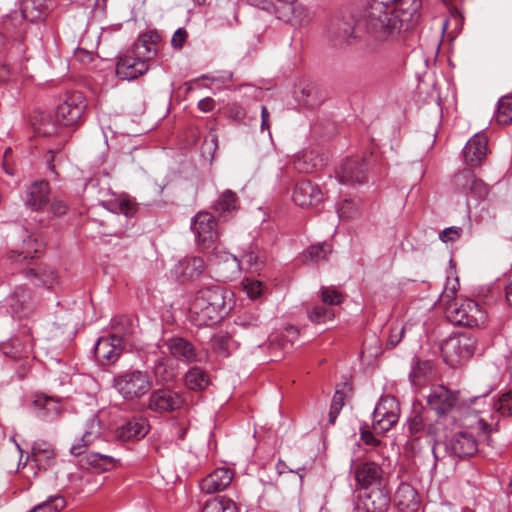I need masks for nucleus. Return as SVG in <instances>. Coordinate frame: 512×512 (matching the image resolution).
Here are the masks:
<instances>
[{"instance_id": "nucleus-1", "label": "nucleus", "mask_w": 512, "mask_h": 512, "mask_svg": "<svg viewBox=\"0 0 512 512\" xmlns=\"http://www.w3.org/2000/svg\"><path fill=\"white\" fill-rule=\"evenodd\" d=\"M421 6V0H370L358 26L376 41H393L418 21Z\"/></svg>"}, {"instance_id": "nucleus-2", "label": "nucleus", "mask_w": 512, "mask_h": 512, "mask_svg": "<svg viewBox=\"0 0 512 512\" xmlns=\"http://www.w3.org/2000/svg\"><path fill=\"white\" fill-rule=\"evenodd\" d=\"M161 36L157 31H147L139 36L130 54L120 56L116 74L123 80H134L149 70L148 62L158 54Z\"/></svg>"}, {"instance_id": "nucleus-3", "label": "nucleus", "mask_w": 512, "mask_h": 512, "mask_svg": "<svg viewBox=\"0 0 512 512\" xmlns=\"http://www.w3.org/2000/svg\"><path fill=\"white\" fill-rule=\"evenodd\" d=\"M458 286V278H455L452 283L448 281L440 295V301L447 305V318L459 326L469 328L485 327L488 322V314L478 302L472 299H464L460 303L457 301L451 303L455 298Z\"/></svg>"}, {"instance_id": "nucleus-4", "label": "nucleus", "mask_w": 512, "mask_h": 512, "mask_svg": "<svg viewBox=\"0 0 512 512\" xmlns=\"http://www.w3.org/2000/svg\"><path fill=\"white\" fill-rule=\"evenodd\" d=\"M230 295L231 293L220 285L200 289L191 305L198 325L211 326L223 319L230 310L227 304Z\"/></svg>"}, {"instance_id": "nucleus-5", "label": "nucleus", "mask_w": 512, "mask_h": 512, "mask_svg": "<svg viewBox=\"0 0 512 512\" xmlns=\"http://www.w3.org/2000/svg\"><path fill=\"white\" fill-rule=\"evenodd\" d=\"M353 504L357 511L384 512L390 504V492L384 482H356Z\"/></svg>"}, {"instance_id": "nucleus-6", "label": "nucleus", "mask_w": 512, "mask_h": 512, "mask_svg": "<svg viewBox=\"0 0 512 512\" xmlns=\"http://www.w3.org/2000/svg\"><path fill=\"white\" fill-rule=\"evenodd\" d=\"M100 204L109 212L104 220L112 228L109 234L121 237L133 225L132 219L137 211L136 204L124 195L102 201Z\"/></svg>"}, {"instance_id": "nucleus-7", "label": "nucleus", "mask_w": 512, "mask_h": 512, "mask_svg": "<svg viewBox=\"0 0 512 512\" xmlns=\"http://www.w3.org/2000/svg\"><path fill=\"white\" fill-rule=\"evenodd\" d=\"M155 349L159 350L162 355H170L175 360L187 365L202 362L207 358L206 353L198 350L183 337L161 338L155 345Z\"/></svg>"}, {"instance_id": "nucleus-8", "label": "nucleus", "mask_w": 512, "mask_h": 512, "mask_svg": "<svg viewBox=\"0 0 512 512\" xmlns=\"http://www.w3.org/2000/svg\"><path fill=\"white\" fill-rule=\"evenodd\" d=\"M443 448L449 456L464 458L473 456L478 450L477 440L474 435L465 430H460L446 437L443 443H437L433 446L432 452L435 459H438V451Z\"/></svg>"}, {"instance_id": "nucleus-9", "label": "nucleus", "mask_w": 512, "mask_h": 512, "mask_svg": "<svg viewBox=\"0 0 512 512\" xmlns=\"http://www.w3.org/2000/svg\"><path fill=\"white\" fill-rule=\"evenodd\" d=\"M479 414L477 424L483 433L491 432V427L496 425L500 417H512V391L503 393L496 401L488 404L487 409H476Z\"/></svg>"}, {"instance_id": "nucleus-10", "label": "nucleus", "mask_w": 512, "mask_h": 512, "mask_svg": "<svg viewBox=\"0 0 512 512\" xmlns=\"http://www.w3.org/2000/svg\"><path fill=\"white\" fill-rule=\"evenodd\" d=\"M115 387L126 400H134L144 396L152 387L147 372L135 370L126 372L115 378Z\"/></svg>"}, {"instance_id": "nucleus-11", "label": "nucleus", "mask_w": 512, "mask_h": 512, "mask_svg": "<svg viewBox=\"0 0 512 512\" xmlns=\"http://www.w3.org/2000/svg\"><path fill=\"white\" fill-rule=\"evenodd\" d=\"M86 107V99L81 92L69 93L57 106L55 121L65 127L77 125L82 121Z\"/></svg>"}, {"instance_id": "nucleus-12", "label": "nucleus", "mask_w": 512, "mask_h": 512, "mask_svg": "<svg viewBox=\"0 0 512 512\" xmlns=\"http://www.w3.org/2000/svg\"><path fill=\"white\" fill-rule=\"evenodd\" d=\"M476 341L468 333H459L450 336L441 345V352L445 361L450 365H456L459 361L472 356L475 351Z\"/></svg>"}, {"instance_id": "nucleus-13", "label": "nucleus", "mask_w": 512, "mask_h": 512, "mask_svg": "<svg viewBox=\"0 0 512 512\" xmlns=\"http://www.w3.org/2000/svg\"><path fill=\"white\" fill-rule=\"evenodd\" d=\"M400 408L395 397H381L372 413V428L375 433H386L399 420Z\"/></svg>"}, {"instance_id": "nucleus-14", "label": "nucleus", "mask_w": 512, "mask_h": 512, "mask_svg": "<svg viewBox=\"0 0 512 512\" xmlns=\"http://www.w3.org/2000/svg\"><path fill=\"white\" fill-rule=\"evenodd\" d=\"M273 12L291 25H307L314 17V12L298 0H275Z\"/></svg>"}, {"instance_id": "nucleus-15", "label": "nucleus", "mask_w": 512, "mask_h": 512, "mask_svg": "<svg viewBox=\"0 0 512 512\" xmlns=\"http://www.w3.org/2000/svg\"><path fill=\"white\" fill-rule=\"evenodd\" d=\"M211 265L219 281L230 282L241 274V260L237 256L215 247L209 257Z\"/></svg>"}, {"instance_id": "nucleus-16", "label": "nucleus", "mask_w": 512, "mask_h": 512, "mask_svg": "<svg viewBox=\"0 0 512 512\" xmlns=\"http://www.w3.org/2000/svg\"><path fill=\"white\" fill-rule=\"evenodd\" d=\"M355 20L350 14L333 17L326 28V36L334 46L349 44L355 36Z\"/></svg>"}, {"instance_id": "nucleus-17", "label": "nucleus", "mask_w": 512, "mask_h": 512, "mask_svg": "<svg viewBox=\"0 0 512 512\" xmlns=\"http://www.w3.org/2000/svg\"><path fill=\"white\" fill-rule=\"evenodd\" d=\"M216 225L214 216L208 212H200L193 218L191 229L199 246L208 248L216 242L218 238Z\"/></svg>"}, {"instance_id": "nucleus-18", "label": "nucleus", "mask_w": 512, "mask_h": 512, "mask_svg": "<svg viewBox=\"0 0 512 512\" xmlns=\"http://www.w3.org/2000/svg\"><path fill=\"white\" fill-rule=\"evenodd\" d=\"M12 315L18 318H27L34 313L38 300L26 285L15 288L8 298Z\"/></svg>"}, {"instance_id": "nucleus-19", "label": "nucleus", "mask_w": 512, "mask_h": 512, "mask_svg": "<svg viewBox=\"0 0 512 512\" xmlns=\"http://www.w3.org/2000/svg\"><path fill=\"white\" fill-rule=\"evenodd\" d=\"M428 406L435 411L439 417L446 416L454 409L458 402V393L444 385L433 386L426 396Z\"/></svg>"}, {"instance_id": "nucleus-20", "label": "nucleus", "mask_w": 512, "mask_h": 512, "mask_svg": "<svg viewBox=\"0 0 512 512\" xmlns=\"http://www.w3.org/2000/svg\"><path fill=\"white\" fill-rule=\"evenodd\" d=\"M103 440V426L97 415L93 414L85 423L82 437L70 448L73 456H79L91 446Z\"/></svg>"}, {"instance_id": "nucleus-21", "label": "nucleus", "mask_w": 512, "mask_h": 512, "mask_svg": "<svg viewBox=\"0 0 512 512\" xmlns=\"http://www.w3.org/2000/svg\"><path fill=\"white\" fill-rule=\"evenodd\" d=\"M183 404V399L177 392L162 388L155 390L151 393L148 401V408L154 412H172L180 408Z\"/></svg>"}, {"instance_id": "nucleus-22", "label": "nucleus", "mask_w": 512, "mask_h": 512, "mask_svg": "<svg viewBox=\"0 0 512 512\" xmlns=\"http://www.w3.org/2000/svg\"><path fill=\"white\" fill-rule=\"evenodd\" d=\"M453 183L457 189L466 194L470 193L476 199L481 200L488 195L487 185L469 169L458 172L454 176Z\"/></svg>"}, {"instance_id": "nucleus-23", "label": "nucleus", "mask_w": 512, "mask_h": 512, "mask_svg": "<svg viewBox=\"0 0 512 512\" xmlns=\"http://www.w3.org/2000/svg\"><path fill=\"white\" fill-rule=\"evenodd\" d=\"M203 258L188 256L179 260L171 269V274L179 281L186 282L197 279L205 270Z\"/></svg>"}, {"instance_id": "nucleus-24", "label": "nucleus", "mask_w": 512, "mask_h": 512, "mask_svg": "<svg viewBox=\"0 0 512 512\" xmlns=\"http://www.w3.org/2000/svg\"><path fill=\"white\" fill-rule=\"evenodd\" d=\"M322 200L323 193L318 185L309 180H302L296 184L293 192V201L296 205L308 208L318 205Z\"/></svg>"}, {"instance_id": "nucleus-25", "label": "nucleus", "mask_w": 512, "mask_h": 512, "mask_svg": "<svg viewBox=\"0 0 512 512\" xmlns=\"http://www.w3.org/2000/svg\"><path fill=\"white\" fill-rule=\"evenodd\" d=\"M124 344L120 343L118 338L110 335L100 337L95 344L94 353L96 359L102 364L107 365L114 363L121 355Z\"/></svg>"}, {"instance_id": "nucleus-26", "label": "nucleus", "mask_w": 512, "mask_h": 512, "mask_svg": "<svg viewBox=\"0 0 512 512\" xmlns=\"http://www.w3.org/2000/svg\"><path fill=\"white\" fill-rule=\"evenodd\" d=\"M369 166L370 160L366 158H362L361 161L356 158L347 159L340 166L339 179L342 183H361Z\"/></svg>"}, {"instance_id": "nucleus-27", "label": "nucleus", "mask_w": 512, "mask_h": 512, "mask_svg": "<svg viewBox=\"0 0 512 512\" xmlns=\"http://www.w3.org/2000/svg\"><path fill=\"white\" fill-rule=\"evenodd\" d=\"M395 503L400 512H419L420 496L410 482H400L395 492Z\"/></svg>"}, {"instance_id": "nucleus-28", "label": "nucleus", "mask_w": 512, "mask_h": 512, "mask_svg": "<svg viewBox=\"0 0 512 512\" xmlns=\"http://www.w3.org/2000/svg\"><path fill=\"white\" fill-rule=\"evenodd\" d=\"M149 431L147 419L143 417H133L115 431V436L121 441L140 440L146 436Z\"/></svg>"}, {"instance_id": "nucleus-29", "label": "nucleus", "mask_w": 512, "mask_h": 512, "mask_svg": "<svg viewBox=\"0 0 512 512\" xmlns=\"http://www.w3.org/2000/svg\"><path fill=\"white\" fill-rule=\"evenodd\" d=\"M49 184L35 181L26 190L25 205L34 211H42L49 203Z\"/></svg>"}, {"instance_id": "nucleus-30", "label": "nucleus", "mask_w": 512, "mask_h": 512, "mask_svg": "<svg viewBox=\"0 0 512 512\" xmlns=\"http://www.w3.org/2000/svg\"><path fill=\"white\" fill-rule=\"evenodd\" d=\"M36 416L45 422H53L59 419L63 412L61 400L50 396H38L34 400Z\"/></svg>"}, {"instance_id": "nucleus-31", "label": "nucleus", "mask_w": 512, "mask_h": 512, "mask_svg": "<svg viewBox=\"0 0 512 512\" xmlns=\"http://www.w3.org/2000/svg\"><path fill=\"white\" fill-rule=\"evenodd\" d=\"M487 138L483 133H476L463 149L465 162L470 166L478 165L487 154Z\"/></svg>"}, {"instance_id": "nucleus-32", "label": "nucleus", "mask_w": 512, "mask_h": 512, "mask_svg": "<svg viewBox=\"0 0 512 512\" xmlns=\"http://www.w3.org/2000/svg\"><path fill=\"white\" fill-rule=\"evenodd\" d=\"M54 461V451H52L51 454H40L37 456H29L27 454L26 461L22 466L23 474L22 476L26 480H30L31 476L27 474L25 471L29 470L31 473H33L34 477H43L40 472L42 470H47L48 467L52 465Z\"/></svg>"}, {"instance_id": "nucleus-33", "label": "nucleus", "mask_w": 512, "mask_h": 512, "mask_svg": "<svg viewBox=\"0 0 512 512\" xmlns=\"http://www.w3.org/2000/svg\"><path fill=\"white\" fill-rule=\"evenodd\" d=\"M33 349L32 343H24L19 338H13L0 345V352L8 358L18 360L28 358Z\"/></svg>"}, {"instance_id": "nucleus-34", "label": "nucleus", "mask_w": 512, "mask_h": 512, "mask_svg": "<svg viewBox=\"0 0 512 512\" xmlns=\"http://www.w3.org/2000/svg\"><path fill=\"white\" fill-rule=\"evenodd\" d=\"M136 327L131 318L127 316H119L112 320V333L113 338H118L119 342L124 344L130 337L134 335Z\"/></svg>"}, {"instance_id": "nucleus-35", "label": "nucleus", "mask_w": 512, "mask_h": 512, "mask_svg": "<svg viewBox=\"0 0 512 512\" xmlns=\"http://www.w3.org/2000/svg\"><path fill=\"white\" fill-rule=\"evenodd\" d=\"M39 247L40 245L35 238L27 236V238L23 239L22 246L16 250H11L8 257L13 263L32 259L40 251Z\"/></svg>"}, {"instance_id": "nucleus-36", "label": "nucleus", "mask_w": 512, "mask_h": 512, "mask_svg": "<svg viewBox=\"0 0 512 512\" xmlns=\"http://www.w3.org/2000/svg\"><path fill=\"white\" fill-rule=\"evenodd\" d=\"M26 276L32 279L36 285H42L47 289H53L57 283V275L55 271L48 267L30 268L26 271Z\"/></svg>"}, {"instance_id": "nucleus-37", "label": "nucleus", "mask_w": 512, "mask_h": 512, "mask_svg": "<svg viewBox=\"0 0 512 512\" xmlns=\"http://www.w3.org/2000/svg\"><path fill=\"white\" fill-rule=\"evenodd\" d=\"M213 351L222 357H228L238 347V343L228 333L220 332L211 339Z\"/></svg>"}, {"instance_id": "nucleus-38", "label": "nucleus", "mask_w": 512, "mask_h": 512, "mask_svg": "<svg viewBox=\"0 0 512 512\" xmlns=\"http://www.w3.org/2000/svg\"><path fill=\"white\" fill-rule=\"evenodd\" d=\"M47 7V0H22L20 16L28 21L39 20Z\"/></svg>"}, {"instance_id": "nucleus-39", "label": "nucleus", "mask_w": 512, "mask_h": 512, "mask_svg": "<svg viewBox=\"0 0 512 512\" xmlns=\"http://www.w3.org/2000/svg\"><path fill=\"white\" fill-rule=\"evenodd\" d=\"M184 381L191 390H204L210 384L209 375L199 367L190 368L184 376Z\"/></svg>"}, {"instance_id": "nucleus-40", "label": "nucleus", "mask_w": 512, "mask_h": 512, "mask_svg": "<svg viewBox=\"0 0 512 512\" xmlns=\"http://www.w3.org/2000/svg\"><path fill=\"white\" fill-rule=\"evenodd\" d=\"M382 469L374 462H364L355 469V480H382Z\"/></svg>"}, {"instance_id": "nucleus-41", "label": "nucleus", "mask_w": 512, "mask_h": 512, "mask_svg": "<svg viewBox=\"0 0 512 512\" xmlns=\"http://www.w3.org/2000/svg\"><path fill=\"white\" fill-rule=\"evenodd\" d=\"M202 512H238V509L231 499L226 497H214L206 501Z\"/></svg>"}, {"instance_id": "nucleus-42", "label": "nucleus", "mask_w": 512, "mask_h": 512, "mask_svg": "<svg viewBox=\"0 0 512 512\" xmlns=\"http://www.w3.org/2000/svg\"><path fill=\"white\" fill-rule=\"evenodd\" d=\"M66 505L61 495H51L46 501L35 505L29 512H60Z\"/></svg>"}, {"instance_id": "nucleus-43", "label": "nucleus", "mask_w": 512, "mask_h": 512, "mask_svg": "<svg viewBox=\"0 0 512 512\" xmlns=\"http://www.w3.org/2000/svg\"><path fill=\"white\" fill-rule=\"evenodd\" d=\"M237 208L236 194L231 190L224 191L215 203V210L219 213H229Z\"/></svg>"}, {"instance_id": "nucleus-44", "label": "nucleus", "mask_w": 512, "mask_h": 512, "mask_svg": "<svg viewBox=\"0 0 512 512\" xmlns=\"http://www.w3.org/2000/svg\"><path fill=\"white\" fill-rule=\"evenodd\" d=\"M334 316V309L327 307L326 304L316 305L310 312H308V318L310 321L318 324L332 320Z\"/></svg>"}, {"instance_id": "nucleus-45", "label": "nucleus", "mask_w": 512, "mask_h": 512, "mask_svg": "<svg viewBox=\"0 0 512 512\" xmlns=\"http://www.w3.org/2000/svg\"><path fill=\"white\" fill-rule=\"evenodd\" d=\"M497 121L502 125L512 122V96L502 97L498 101Z\"/></svg>"}, {"instance_id": "nucleus-46", "label": "nucleus", "mask_w": 512, "mask_h": 512, "mask_svg": "<svg viewBox=\"0 0 512 512\" xmlns=\"http://www.w3.org/2000/svg\"><path fill=\"white\" fill-rule=\"evenodd\" d=\"M331 252L330 245L327 243H321L318 245L310 246L305 253V258L311 262L319 264L321 261L327 259L328 254Z\"/></svg>"}, {"instance_id": "nucleus-47", "label": "nucleus", "mask_w": 512, "mask_h": 512, "mask_svg": "<svg viewBox=\"0 0 512 512\" xmlns=\"http://www.w3.org/2000/svg\"><path fill=\"white\" fill-rule=\"evenodd\" d=\"M241 258L252 270H259L264 264V260L258 251V248L252 244L247 249L243 250Z\"/></svg>"}, {"instance_id": "nucleus-48", "label": "nucleus", "mask_w": 512, "mask_h": 512, "mask_svg": "<svg viewBox=\"0 0 512 512\" xmlns=\"http://www.w3.org/2000/svg\"><path fill=\"white\" fill-rule=\"evenodd\" d=\"M88 462L100 471H108L115 466L116 459L105 454L93 453L88 457Z\"/></svg>"}, {"instance_id": "nucleus-49", "label": "nucleus", "mask_w": 512, "mask_h": 512, "mask_svg": "<svg viewBox=\"0 0 512 512\" xmlns=\"http://www.w3.org/2000/svg\"><path fill=\"white\" fill-rule=\"evenodd\" d=\"M406 330H407L406 325H402L400 323L392 324L390 327L388 340L386 342V347L387 348L396 347L401 342Z\"/></svg>"}, {"instance_id": "nucleus-50", "label": "nucleus", "mask_w": 512, "mask_h": 512, "mask_svg": "<svg viewBox=\"0 0 512 512\" xmlns=\"http://www.w3.org/2000/svg\"><path fill=\"white\" fill-rule=\"evenodd\" d=\"M321 299L323 304L334 306L342 303L343 295L335 288L323 286L321 287Z\"/></svg>"}, {"instance_id": "nucleus-51", "label": "nucleus", "mask_w": 512, "mask_h": 512, "mask_svg": "<svg viewBox=\"0 0 512 512\" xmlns=\"http://www.w3.org/2000/svg\"><path fill=\"white\" fill-rule=\"evenodd\" d=\"M244 288L249 298L257 299L264 291V284L259 280L246 279L244 282Z\"/></svg>"}, {"instance_id": "nucleus-52", "label": "nucleus", "mask_w": 512, "mask_h": 512, "mask_svg": "<svg viewBox=\"0 0 512 512\" xmlns=\"http://www.w3.org/2000/svg\"><path fill=\"white\" fill-rule=\"evenodd\" d=\"M337 212L340 218L350 219L358 215L359 209L354 203L346 200L345 203L338 208Z\"/></svg>"}, {"instance_id": "nucleus-53", "label": "nucleus", "mask_w": 512, "mask_h": 512, "mask_svg": "<svg viewBox=\"0 0 512 512\" xmlns=\"http://www.w3.org/2000/svg\"><path fill=\"white\" fill-rule=\"evenodd\" d=\"M230 482H199V487L202 492L214 493L226 489Z\"/></svg>"}, {"instance_id": "nucleus-54", "label": "nucleus", "mask_w": 512, "mask_h": 512, "mask_svg": "<svg viewBox=\"0 0 512 512\" xmlns=\"http://www.w3.org/2000/svg\"><path fill=\"white\" fill-rule=\"evenodd\" d=\"M461 228L457 227H448L445 228L440 234L439 238L442 242H453L460 238Z\"/></svg>"}, {"instance_id": "nucleus-55", "label": "nucleus", "mask_w": 512, "mask_h": 512, "mask_svg": "<svg viewBox=\"0 0 512 512\" xmlns=\"http://www.w3.org/2000/svg\"><path fill=\"white\" fill-rule=\"evenodd\" d=\"M188 37V33L184 28H178L172 38H171V45L174 49H181L184 46V43L186 42Z\"/></svg>"}, {"instance_id": "nucleus-56", "label": "nucleus", "mask_w": 512, "mask_h": 512, "mask_svg": "<svg viewBox=\"0 0 512 512\" xmlns=\"http://www.w3.org/2000/svg\"><path fill=\"white\" fill-rule=\"evenodd\" d=\"M210 480H233L234 473L228 467H218L210 475Z\"/></svg>"}, {"instance_id": "nucleus-57", "label": "nucleus", "mask_w": 512, "mask_h": 512, "mask_svg": "<svg viewBox=\"0 0 512 512\" xmlns=\"http://www.w3.org/2000/svg\"><path fill=\"white\" fill-rule=\"evenodd\" d=\"M493 389H489L486 393L482 394V395H478V396H475L473 398H471L469 400V404H468V407L469 409H471L474 413H475V418L477 419L479 417V414L475 411V408L476 409H481L479 406L483 403V405H486V402H485V399L486 397L488 396V394L492 391ZM487 407H485L484 409H487Z\"/></svg>"}, {"instance_id": "nucleus-58", "label": "nucleus", "mask_w": 512, "mask_h": 512, "mask_svg": "<svg viewBox=\"0 0 512 512\" xmlns=\"http://www.w3.org/2000/svg\"><path fill=\"white\" fill-rule=\"evenodd\" d=\"M52 451L54 450L52 449V446L49 443L44 441H36L32 446V453L30 456H37L45 453L51 454Z\"/></svg>"}, {"instance_id": "nucleus-59", "label": "nucleus", "mask_w": 512, "mask_h": 512, "mask_svg": "<svg viewBox=\"0 0 512 512\" xmlns=\"http://www.w3.org/2000/svg\"><path fill=\"white\" fill-rule=\"evenodd\" d=\"M66 210L67 205L58 199H54L49 206V211L53 216H61L66 213Z\"/></svg>"}, {"instance_id": "nucleus-60", "label": "nucleus", "mask_w": 512, "mask_h": 512, "mask_svg": "<svg viewBox=\"0 0 512 512\" xmlns=\"http://www.w3.org/2000/svg\"><path fill=\"white\" fill-rule=\"evenodd\" d=\"M249 5L266 11H274L275 0H245Z\"/></svg>"}, {"instance_id": "nucleus-61", "label": "nucleus", "mask_w": 512, "mask_h": 512, "mask_svg": "<svg viewBox=\"0 0 512 512\" xmlns=\"http://www.w3.org/2000/svg\"><path fill=\"white\" fill-rule=\"evenodd\" d=\"M361 439L366 445H370L373 447H378L381 444V441L377 439L373 432L362 430L361 431Z\"/></svg>"}, {"instance_id": "nucleus-62", "label": "nucleus", "mask_w": 512, "mask_h": 512, "mask_svg": "<svg viewBox=\"0 0 512 512\" xmlns=\"http://www.w3.org/2000/svg\"><path fill=\"white\" fill-rule=\"evenodd\" d=\"M343 405H344V394L337 390L333 396L330 408H333L335 410V413L339 414Z\"/></svg>"}, {"instance_id": "nucleus-63", "label": "nucleus", "mask_w": 512, "mask_h": 512, "mask_svg": "<svg viewBox=\"0 0 512 512\" xmlns=\"http://www.w3.org/2000/svg\"><path fill=\"white\" fill-rule=\"evenodd\" d=\"M197 107L200 111L208 113L215 108V101L211 97H205L198 102Z\"/></svg>"}, {"instance_id": "nucleus-64", "label": "nucleus", "mask_w": 512, "mask_h": 512, "mask_svg": "<svg viewBox=\"0 0 512 512\" xmlns=\"http://www.w3.org/2000/svg\"><path fill=\"white\" fill-rule=\"evenodd\" d=\"M423 428V420L421 416H415L409 424L411 434H417Z\"/></svg>"}]
</instances>
